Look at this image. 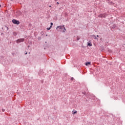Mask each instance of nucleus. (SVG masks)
<instances>
[{"instance_id":"obj_7","label":"nucleus","mask_w":125,"mask_h":125,"mask_svg":"<svg viewBox=\"0 0 125 125\" xmlns=\"http://www.w3.org/2000/svg\"><path fill=\"white\" fill-rule=\"evenodd\" d=\"M92 38H93L95 40H98L95 35H92Z\"/></svg>"},{"instance_id":"obj_17","label":"nucleus","mask_w":125,"mask_h":125,"mask_svg":"<svg viewBox=\"0 0 125 125\" xmlns=\"http://www.w3.org/2000/svg\"><path fill=\"white\" fill-rule=\"evenodd\" d=\"M108 2H109L110 0H107Z\"/></svg>"},{"instance_id":"obj_6","label":"nucleus","mask_w":125,"mask_h":125,"mask_svg":"<svg viewBox=\"0 0 125 125\" xmlns=\"http://www.w3.org/2000/svg\"><path fill=\"white\" fill-rule=\"evenodd\" d=\"M13 36H14V37H16V36H17V33H16V32H14L13 33Z\"/></svg>"},{"instance_id":"obj_12","label":"nucleus","mask_w":125,"mask_h":125,"mask_svg":"<svg viewBox=\"0 0 125 125\" xmlns=\"http://www.w3.org/2000/svg\"><path fill=\"white\" fill-rule=\"evenodd\" d=\"M51 28H52V26H50V27L47 28V30H50Z\"/></svg>"},{"instance_id":"obj_20","label":"nucleus","mask_w":125,"mask_h":125,"mask_svg":"<svg viewBox=\"0 0 125 125\" xmlns=\"http://www.w3.org/2000/svg\"><path fill=\"white\" fill-rule=\"evenodd\" d=\"M25 54H27V52H26V53H25Z\"/></svg>"},{"instance_id":"obj_19","label":"nucleus","mask_w":125,"mask_h":125,"mask_svg":"<svg viewBox=\"0 0 125 125\" xmlns=\"http://www.w3.org/2000/svg\"><path fill=\"white\" fill-rule=\"evenodd\" d=\"M97 38H98V37H99V36H98V35H97Z\"/></svg>"},{"instance_id":"obj_23","label":"nucleus","mask_w":125,"mask_h":125,"mask_svg":"<svg viewBox=\"0 0 125 125\" xmlns=\"http://www.w3.org/2000/svg\"><path fill=\"white\" fill-rule=\"evenodd\" d=\"M46 37H47V35H46Z\"/></svg>"},{"instance_id":"obj_22","label":"nucleus","mask_w":125,"mask_h":125,"mask_svg":"<svg viewBox=\"0 0 125 125\" xmlns=\"http://www.w3.org/2000/svg\"><path fill=\"white\" fill-rule=\"evenodd\" d=\"M49 6V7H51V6Z\"/></svg>"},{"instance_id":"obj_11","label":"nucleus","mask_w":125,"mask_h":125,"mask_svg":"<svg viewBox=\"0 0 125 125\" xmlns=\"http://www.w3.org/2000/svg\"><path fill=\"white\" fill-rule=\"evenodd\" d=\"M80 36H77V41H80Z\"/></svg>"},{"instance_id":"obj_1","label":"nucleus","mask_w":125,"mask_h":125,"mask_svg":"<svg viewBox=\"0 0 125 125\" xmlns=\"http://www.w3.org/2000/svg\"><path fill=\"white\" fill-rule=\"evenodd\" d=\"M64 25L63 26H57V29H60L61 30H62V33H65V31H66V28H65V27H63Z\"/></svg>"},{"instance_id":"obj_8","label":"nucleus","mask_w":125,"mask_h":125,"mask_svg":"<svg viewBox=\"0 0 125 125\" xmlns=\"http://www.w3.org/2000/svg\"><path fill=\"white\" fill-rule=\"evenodd\" d=\"M86 66H87V65H90V62H87L85 63Z\"/></svg>"},{"instance_id":"obj_3","label":"nucleus","mask_w":125,"mask_h":125,"mask_svg":"<svg viewBox=\"0 0 125 125\" xmlns=\"http://www.w3.org/2000/svg\"><path fill=\"white\" fill-rule=\"evenodd\" d=\"M12 22L14 24H15L16 25H19V24H20V22H19V21H17L15 19H13L12 20Z\"/></svg>"},{"instance_id":"obj_18","label":"nucleus","mask_w":125,"mask_h":125,"mask_svg":"<svg viewBox=\"0 0 125 125\" xmlns=\"http://www.w3.org/2000/svg\"><path fill=\"white\" fill-rule=\"evenodd\" d=\"M57 0H55V1H57Z\"/></svg>"},{"instance_id":"obj_13","label":"nucleus","mask_w":125,"mask_h":125,"mask_svg":"<svg viewBox=\"0 0 125 125\" xmlns=\"http://www.w3.org/2000/svg\"><path fill=\"white\" fill-rule=\"evenodd\" d=\"M50 26H52H52H53V23H52V22H51L50 23Z\"/></svg>"},{"instance_id":"obj_2","label":"nucleus","mask_w":125,"mask_h":125,"mask_svg":"<svg viewBox=\"0 0 125 125\" xmlns=\"http://www.w3.org/2000/svg\"><path fill=\"white\" fill-rule=\"evenodd\" d=\"M24 41H25V39L21 38V39H19L17 40H16V42H17V43H20V42H24Z\"/></svg>"},{"instance_id":"obj_14","label":"nucleus","mask_w":125,"mask_h":125,"mask_svg":"<svg viewBox=\"0 0 125 125\" xmlns=\"http://www.w3.org/2000/svg\"><path fill=\"white\" fill-rule=\"evenodd\" d=\"M4 111H5V109H2V112H4Z\"/></svg>"},{"instance_id":"obj_5","label":"nucleus","mask_w":125,"mask_h":125,"mask_svg":"<svg viewBox=\"0 0 125 125\" xmlns=\"http://www.w3.org/2000/svg\"><path fill=\"white\" fill-rule=\"evenodd\" d=\"M87 45H88V46H92V43H91V42L90 41H89L87 43Z\"/></svg>"},{"instance_id":"obj_9","label":"nucleus","mask_w":125,"mask_h":125,"mask_svg":"<svg viewBox=\"0 0 125 125\" xmlns=\"http://www.w3.org/2000/svg\"><path fill=\"white\" fill-rule=\"evenodd\" d=\"M73 115H75V114H77V111H72Z\"/></svg>"},{"instance_id":"obj_15","label":"nucleus","mask_w":125,"mask_h":125,"mask_svg":"<svg viewBox=\"0 0 125 125\" xmlns=\"http://www.w3.org/2000/svg\"><path fill=\"white\" fill-rule=\"evenodd\" d=\"M71 80H74V78H71Z\"/></svg>"},{"instance_id":"obj_10","label":"nucleus","mask_w":125,"mask_h":125,"mask_svg":"<svg viewBox=\"0 0 125 125\" xmlns=\"http://www.w3.org/2000/svg\"><path fill=\"white\" fill-rule=\"evenodd\" d=\"M108 3H109V4H113V2H112V1H108Z\"/></svg>"},{"instance_id":"obj_21","label":"nucleus","mask_w":125,"mask_h":125,"mask_svg":"<svg viewBox=\"0 0 125 125\" xmlns=\"http://www.w3.org/2000/svg\"><path fill=\"white\" fill-rule=\"evenodd\" d=\"M1 7V5H0V7Z\"/></svg>"},{"instance_id":"obj_16","label":"nucleus","mask_w":125,"mask_h":125,"mask_svg":"<svg viewBox=\"0 0 125 125\" xmlns=\"http://www.w3.org/2000/svg\"><path fill=\"white\" fill-rule=\"evenodd\" d=\"M57 4H59V2H57Z\"/></svg>"},{"instance_id":"obj_4","label":"nucleus","mask_w":125,"mask_h":125,"mask_svg":"<svg viewBox=\"0 0 125 125\" xmlns=\"http://www.w3.org/2000/svg\"><path fill=\"white\" fill-rule=\"evenodd\" d=\"M99 17H100L101 18H106V14H101L99 15Z\"/></svg>"}]
</instances>
